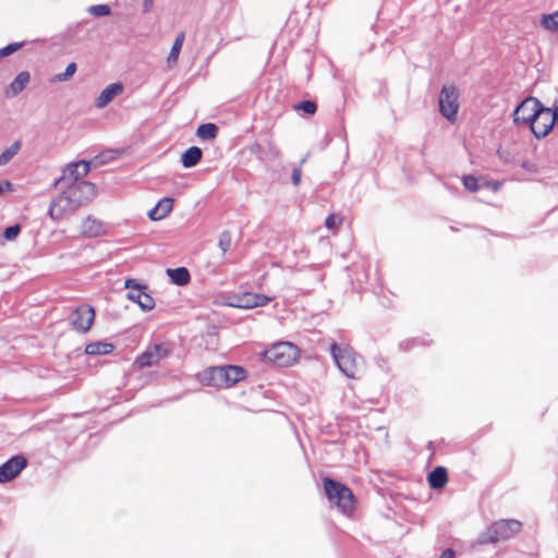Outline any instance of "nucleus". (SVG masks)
<instances>
[{"mask_svg":"<svg viewBox=\"0 0 558 558\" xmlns=\"http://www.w3.org/2000/svg\"><path fill=\"white\" fill-rule=\"evenodd\" d=\"M244 368L234 365L211 366L196 375L197 380L204 385L215 388H230L245 378Z\"/></svg>","mask_w":558,"mask_h":558,"instance_id":"f257e3e1","label":"nucleus"},{"mask_svg":"<svg viewBox=\"0 0 558 558\" xmlns=\"http://www.w3.org/2000/svg\"><path fill=\"white\" fill-rule=\"evenodd\" d=\"M330 353L343 375L349 378H356L359 376L362 359L352 348L332 343Z\"/></svg>","mask_w":558,"mask_h":558,"instance_id":"f03ea898","label":"nucleus"},{"mask_svg":"<svg viewBox=\"0 0 558 558\" xmlns=\"http://www.w3.org/2000/svg\"><path fill=\"white\" fill-rule=\"evenodd\" d=\"M325 493L331 505L345 514L350 515L355 507V500L352 492L343 484L330 478L324 480Z\"/></svg>","mask_w":558,"mask_h":558,"instance_id":"7ed1b4c3","label":"nucleus"},{"mask_svg":"<svg viewBox=\"0 0 558 558\" xmlns=\"http://www.w3.org/2000/svg\"><path fill=\"white\" fill-rule=\"evenodd\" d=\"M299 354L298 347L287 341L277 342L264 351V357L267 361L282 367L294 364L299 359Z\"/></svg>","mask_w":558,"mask_h":558,"instance_id":"20e7f679","label":"nucleus"},{"mask_svg":"<svg viewBox=\"0 0 558 558\" xmlns=\"http://www.w3.org/2000/svg\"><path fill=\"white\" fill-rule=\"evenodd\" d=\"M439 111L444 118L453 123L459 109V90L454 85H445L439 93Z\"/></svg>","mask_w":558,"mask_h":558,"instance_id":"39448f33","label":"nucleus"},{"mask_svg":"<svg viewBox=\"0 0 558 558\" xmlns=\"http://www.w3.org/2000/svg\"><path fill=\"white\" fill-rule=\"evenodd\" d=\"M78 208L77 202L65 190L51 201L48 215L52 220L58 221L74 214Z\"/></svg>","mask_w":558,"mask_h":558,"instance_id":"423d86ee","label":"nucleus"},{"mask_svg":"<svg viewBox=\"0 0 558 558\" xmlns=\"http://www.w3.org/2000/svg\"><path fill=\"white\" fill-rule=\"evenodd\" d=\"M521 530V523L517 520H500L492 524L487 532L485 542L495 543L498 541L508 539Z\"/></svg>","mask_w":558,"mask_h":558,"instance_id":"0eeeda50","label":"nucleus"},{"mask_svg":"<svg viewBox=\"0 0 558 558\" xmlns=\"http://www.w3.org/2000/svg\"><path fill=\"white\" fill-rule=\"evenodd\" d=\"M124 287L129 289L126 298L136 303L143 312H149L155 307V300L145 291V286L140 284L135 279H126Z\"/></svg>","mask_w":558,"mask_h":558,"instance_id":"6e6552de","label":"nucleus"},{"mask_svg":"<svg viewBox=\"0 0 558 558\" xmlns=\"http://www.w3.org/2000/svg\"><path fill=\"white\" fill-rule=\"evenodd\" d=\"M555 117L556 116L551 112V108H545L541 105L530 125L536 138L545 137L553 130L555 123H557Z\"/></svg>","mask_w":558,"mask_h":558,"instance_id":"1a4fd4ad","label":"nucleus"},{"mask_svg":"<svg viewBox=\"0 0 558 558\" xmlns=\"http://www.w3.org/2000/svg\"><path fill=\"white\" fill-rule=\"evenodd\" d=\"M78 230L85 239H96L108 234L109 227L101 219L87 215L80 220Z\"/></svg>","mask_w":558,"mask_h":558,"instance_id":"9d476101","label":"nucleus"},{"mask_svg":"<svg viewBox=\"0 0 558 558\" xmlns=\"http://www.w3.org/2000/svg\"><path fill=\"white\" fill-rule=\"evenodd\" d=\"M541 102L533 97L525 98L513 112V122L515 124L531 125L537 113Z\"/></svg>","mask_w":558,"mask_h":558,"instance_id":"9b49d317","label":"nucleus"},{"mask_svg":"<svg viewBox=\"0 0 558 558\" xmlns=\"http://www.w3.org/2000/svg\"><path fill=\"white\" fill-rule=\"evenodd\" d=\"M66 191L77 202L78 207L92 202L97 194L95 184L87 181L69 184Z\"/></svg>","mask_w":558,"mask_h":558,"instance_id":"f8f14e48","label":"nucleus"},{"mask_svg":"<svg viewBox=\"0 0 558 558\" xmlns=\"http://www.w3.org/2000/svg\"><path fill=\"white\" fill-rule=\"evenodd\" d=\"M89 170V163L85 160L70 163L63 169L62 175L54 182V185L57 186L62 183H77L76 181L85 177Z\"/></svg>","mask_w":558,"mask_h":558,"instance_id":"ddd939ff","label":"nucleus"},{"mask_svg":"<svg viewBox=\"0 0 558 558\" xmlns=\"http://www.w3.org/2000/svg\"><path fill=\"white\" fill-rule=\"evenodd\" d=\"M95 317L92 306L83 305L74 310L70 316V320L75 330L86 332L89 330Z\"/></svg>","mask_w":558,"mask_h":558,"instance_id":"4468645a","label":"nucleus"},{"mask_svg":"<svg viewBox=\"0 0 558 558\" xmlns=\"http://www.w3.org/2000/svg\"><path fill=\"white\" fill-rule=\"evenodd\" d=\"M27 465L22 456H14L0 465V484L14 480Z\"/></svg>","mask_w":558,"mask_h":558,"instance_id":"2eb2a0df","label":"nucleus"},{"mask_svg":"<svg viewBox=\"0 0 558 558\" xmlns=\"http://www.w3.org/2000/svg\"><path fill=\"white\" fill-rule=\"evenodd\" d=\"M271 299L264 294L246 292L230 302V305L239 308H254L266 305Z\"/></svg>","mask_w":558,"mask_h":558,"instance_id":"dca6fc26","label":"nucleus"},{"mask_svg":"<svg viewBox=\"0 0 558 558\" xmlns=\"http://www.w3.org/2000/svg\"><path fill=\"white\" fill-rule=\"evenodd\" d=\"M168 355V349L163 344H156L142 353L135 361L138 367H147L156 364L160 359Z\"/></svg>","mask_w":558,"mask_h":558,"instance_id":"f3484780","label":"nucleus"},{"mask_svg":"<svg viewBox=\"0 0 558 558\" xmlns=\"http://www.w3.org/2000/svg\"><path fill=\"white\" fill-rule=\"evenodd\" d=\"M31 74L28 71H21L13 81L4 88L3 96L8 99L15 98L29 84Z\"/></svg>","mask_w":558,"mask_h":558,"instance_id":"a211bd4d","label":"nucleus"},{"mask_svg":"<svg viewBox=\"0 0 558 558\" xmlns=\"http://www.w3.org/2000/svg\"><path fill=\"white\" fill-rule=\"evenodd\" d=\"M123 90L124 86L120 82L109 84L95 99V107L97 109H104L113 100L114 97L121 95Z\"/></svg>","mask_w":558,"mask_h":558,"instance_id":"6ab92c4d","label":"nucleus"},{"mask_svg":"<svg viewBox=\"0 0 558 558\" xmlns=\"http://www.w3.org/2000/svg\"><path fill=\"white\" fill-rule=\"evenodd\" d=\"M172 207L173 199L171 197H163L148 211V218L153 221L161 220L172 210Z\"/></svg>","mask_w":558,"mask_h":558,"instance_id":"aec40b11","label":"nucleus"},{"mask_svg":"<svg viewBox=\"0 0 558 558\" xmlns=\"http://www.w3.org/2000/svg\"><path fill=\"white\" fill-rule=\"evenodd\" d=\"M448 481L447 471L442 466H437L434 469L427 477V482L429 486L434 489L442 488Z\"/></svg>","mask_w":558,"mask_h":558,"instance_id":"412c9836","label":"nucleus"},{"mask_svg":"<svg viewBox=\"0 0 558 558\" xmlns=\"http://www.w3.org/2000/svg\"><path fill=\"white\" fill-rule=\"evenodd\" d=\"M184 39H185L184 32H180L179 34H177L175 39L170 49V52L167 57V64L169 68H172L174 64H177Z\"/></svg>","mask_w":558,"mask_h":558,"instance_id":"4be33fe9","label":"nucleus"},{"mask_svg":"<svg viewBox=\"0 0 558 558\" xmlns=\"http://www.w3.org/2000/svg\"><path fill=\"white\" fill-rule=\"evenodd\" d=\"M202 156H203L202 149L196 146H192V147L187 148L182 154V157H181L182 166L184 168H192L199 162V160L202 159Z\"/></svg>","mask_w":558,"mask_h":558,"instance_id":"5701e85b","label":"nucleus"},{"mask_svg":"<svg viewBox=\"0 0 558 558\" xmlns=\"http://www.w3.org/2000/svg\"><path fill=\"white\" fill-rule=\"evenodd\" d=\"M166 272L171 281L178 286H185L190 281L189 270L184 267L168 268Z\"/></svg>","mask_w":558,"mask_h":558,"instance_id":"b1692460","label":"nucleus"},{"mask_svg":"<svg viewBox=\"0 0 558 558\" xmlns=\"http://www.w3.org/2000/svg\"><path fill=\"white\" fill-rule=\"evenodd\" d=\"M113 350V345L108 342H92L86 345L85 352L88 355L109 354Z\"/></svg>","mask_w":558,"mask_h":558,"instance_id":"393cba45","label":"nucleus"},{"mask_svg":"<svg viewBox=\"0 0 558 558\" xmlns=\"http://www.w3.org/2000/svg\"><path fill=\"white\" fill-rule=\"evenodd\" d=\"M21 146H22L21 142L20 141H15L11 146L5 148L0 154V166L8 165L17 155V153L21 149Z\"/></svg>","mask_w":558,"mask_h":558,"instance_id":"a878e982","label":"nucleus"},{"mask_svg":"<svg viewBox=\"0 0 558 558\" xmlns=\"http://www.w3.org/2000/svg\"><path fill=\"white\" fill-rule=\"evenodd\" d=\"M21 233V226L13 225L4 229L0 235V246H4L7 242H14Z\"/></svg>","mask_w":558,"mask_h":558,"instance_id":"bb28decb","label":"nucleus"},{"mask_svg":"<svg viewBox=\"0 0 558 558\" xmlns=\"http://www.w3.org/2000/svg\"><path fill=\"white\" fill-rule=\"evenodd\" d=\"M218 128L214 123H205L197 128L196 135L201 140H214L217 136Z\"/></svg>","mask_w":558,"mask_h":558,"instance_id":"cd10ccee","label":"nucleus"},{"mask_svg":"<svg viewBox=\"0 0 558 558\" xmlns=\"http://www.w3.org/2000/svg\"><path fill=\"white\" fill-rule=\"evenodd\" d=\"M541 25L549 32H558V11L544 14L541 19Z\"/></svg>","mask_w":558,"mask_h":558,"instance_id":"c85d7f7f","label":"nucleus"},{"mask_svg":"<svg viewBox=\"0 0 558 558\" xmlns=\"http://www.w3.org/2000/svg\"><path fill=\"white\" fill-rule=\"evenodd\" d=\"M76 72V64L71 62L66 65L65 71L63 73H59L53 76L52 82H66L69 81Z\"/></svg>","mask_w":558,"mask_h":558,"instance_id":"c756f323","label":"nucleus"},{"mask_svg":"<svg viewBox=\"0 0 558 558\" xmlns=\"http://www.w3.org/2000/svg\"><path fill=\"white\" fill-rule=\"evenodd\" d=\"M87 12L94 16H108L111 10L108 4H94L88 7Z\"/></svg>","mask_w":558,"mask_h":558,"instance_id":"7c9ffc66","label":"nucleus"},{"mask_svg":"<svg viewBox=\"0 0 558 558\" xmlns=\"http://www.w3.org/2000/svg\"><path fill=\"white\" fill-rule=\"evenodd\" d=\"M463 185L470 192H476L480 190L481 185L478 184V180L473 175H464L462 178Z\"/></svg>","mask_w":558,"mask_h":558,"instance_id":"2f4dec72","label":"nucleus"},{"mask_svg":"<svg viewBox=\"0 0 558 558\" xmlns=\"http://www.w3.org/2000/svg\"><path fill=\"white\" fill-rule=\"evenodd\" d=\"M22 46H23L22 43H13L3 48H0V57L4 58V57L10 56L13 52L17 51Z\"/></svg>","mask_w":558,"mask_h":558,"instance_id":"473e14b6","label":"nucleus"},{"mask_svg":"<svg viewBox=\"0 0 558 558\" xmlns=\"http://www.w3.org/2000/svg\"><path fill=\"white\" fill-rule=\"evenodd\" d=\"M219 247L221 248L222 253H226L231 245V236L229 233L223 232L219 238Z\"/></svg>","mask_w":558,"mask_h":558,"instance_id":"72a5a7b5","label":"nucleus"},{"mask_svg":"<svg viewBox=\"0 0 558 558\" xmlns=\"http://www.w3.org/2000/svg\"><path fill=\"white\" fill-rule=\"evenodd\" d=\"M295 108L303 110L307 114H313L316 111V105L308 100L300 102Z\"/></svg>","mask_w":558,"mask_h":558,"instance_id":"f704fd0d","label":"nucleus"},{"mask_svg":"<svg viewBox=\"0 0 558 558\" xmlns=\"http://www.w3.org/2000/svg\"><path fill=\"white\" fill-rule=\"evenodd\" d=\"M341 220L337 218L335 215H329L326 218L325 225L328 229L333 230L337 229L340 225Z\"/></svg>","mask_w":558,"mask_h":558,"instance_id":"c9c22d12","label":"nucleus"},{"mask_svg":"<svg viewBox=\"0 0 558 558\" xmlns=\"http://www.w3.org/2000/svg\"><path fill=\"white\" fill-rule=\"evenodd\" d=\"M301 169L300 168H296L292 171V182L294 185H299L300 184V181H301Z\"/></svg>","mask_w":558,"mask_h":558,"instance_id":"e433bc0d","label":"nucleus"},{"mask_svg":"<svg viewBox=\"0 0 558 558\" xmlns=\"http://www.w3.org/2000/svg\"><path fill=\"white\" fill-rule=\"evenodd\" d=\"M11 190H12V184L10 181L4 180V181L0 182V194H2L5 191H11Z\"/></svg>","mask_w":558,"mask_h":558,"instance_id":"4c0bfd02","label":"nucleus"},{"mask_svg":"<svg viewBox=\"0 0 558 558\" xmlns=\"http://www.w3.org/2000/svg\"><path fill=\"white\" fill-rule=\"evenodd\" d=\"M154 4V0H143V11L144 13H148Z\"/></svg>","mask_w":558,"mask_h":558,"instance_id":"58836bf2","label":"nucleus"},{"mask_svg":"<svg viewBox=\"0 0 558 558\" xmlns=\"http://www.w3.org/2000/svg\"><path fill=\"white\" fill-rule=\"evenodd\" d=\"M440 558H456L454 551L450 548L442 551Z\"/></svg>","mask_w":558,"mask_h":558,"instance_id":"ea45409f","label":"nucleus"}]
</instances>
